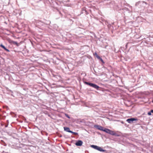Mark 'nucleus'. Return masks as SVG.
Here are the masks:
<instances>
[{
    "label": "nucleus",
    "mask_w": 153,
    "mask_h": 153,
    "mask_svg": "<svg viewBox=\"0 0 153 153\" xmlns=\"http://www.w3.org/2000/svg\"><path fill=\"white\" fill-rule=\"evenodd\" d=\"M83 142L81 140L78 141L75 143V145L77 146H80L82 145Z\"/></svg>",
    "instance_id": "5"
},
{
    "label": "nucleus",
    "mask_w": 153,
    "mask_h": 153,
    "mask_svg": "<svg viewBox=\"0 0 153 153\" xmlns=\"http://www.w3.org/2000/svg\"><path fill=\"white\" fill-rule=\"evenodd\" d=\"M16 44H17V43L16 42H15Z\"/></svg>",
    "instance_id": "16"
},
{
    "label": "nucleus",
    "mask_w": 153,
    "mask_h": 153,
    "mask_svg": "<svg viewBox=\"0 0 153 153\" xmlns=\"http://www.w3.org/2000/svg\"><path fill=\"white\" fill-rule=\"evenodd\" d=\"M151 113H152V112H151V111L150 112H148V114L149 115H151L152 114Z\"/></svg>",
    "instance_id": "12"
},
{
    "label": "nucleus",
    "mask_w": 153,
    "mask_h": 153,
    "mask_svg": "<svg viewBox=\"0 0 153 153\" xmlns=\"http://www.w3.org/2000/svg\"><path fill=\"white\" fill-rule=\"evenodd\" d=\"M64 129L65 131H66L70 133L71 131L70 130L69 128L68 127H64Z\"/></svg>",
    "instance_id": "6"
},
{
    "label": "nucleus",
    "mask_w": 153,
    "mask_h": 153,
    "mask_svg": "<svg viewBox=\"0 0 153 153\" xmlns=\"http://www.w3.org/2000/svg\"><path fill=\"white\" fill-rule=\"evenodd\" d=\"M0 47L4 49V50H5V51H6L7 52H9V50L7 49L2 44H1L0 45Z\"/></svg>",
    "instance_id": "7"
},
{
    "label": "nucleus",
    "mask_w": 153,
    "mask_h": 153,
    "mask_svg": "<svg viewBox=\"0 0 153 153\" xmlns=\"http://www.w3.org/2000/svg\"><path fill=\"white\" fill-rule=\"evenodd\" d=\"M71 133L75 135H78V133L76 132H74L72 131H71Z\"/></svg>",
    "instance_id": "11"
},
{
    "label": "nucleus",
    "mask_w": 153,
    "mask_h": 153,
    "mask_svg": "<svg viewBox=\"0 0 153 153\" xmlns=\"http://www.w3.org/2000/svg\"><path fill=\"white\" fill-rule=\"evenodd\" d=\"M137 119L134 118H131L130 119H128L126 121L129 123H132L134 121H136Z\"/></svg>",
    "instance_id": "3"
},
{
    "label": "nucleus",
    "mask_w": 153,
    "mask_h": 153,
    "mask_svg": "<svg viewBox=\"0 0 153 153\" xmlns=\"http://www.w3.org/2000/svg\"><path fill=\"white\" fill-rule=\"evenodd\" d=\"M109 134L112 135H115L116 134V133L114 131L111 130H110Z\"/></svg>",
    "instance_id": "9"
},
{
    "label": "nucleus",
    "mask_w": 153,
    "mask_h": 153,
    "mask_svg": "<svg viewBox=\"0 0 153 153\" xmlns=\"http://www.w3.org/2000/svg\"><path fill=\"white\" fill-rule=\"evenodd\" d=\"M65 116L68 118L69 119L70 118V117L68 114H66Z\"/></svg>",
    "instance_id": "13"
},
{
    "label": "nucleus",
    "mask_w": 153,
    "mask_h": 153,
    "mask_svg": "<svg viewBox=\"0 0 153 153\" xmlns=\"http://www.w3.org/2000/svg\"><path fill=\"white\" fill-rule=\"evenodd\" d=\"M94 127L98 129V130L103 131V130L104 128L101 126H99L98 125H95L94 126Z\"/></svg>",
    "instance_id": "4"
},
{
    "label": "nucleus",
    "mask_w": 153,
    "mask_h": 153,
    "mask_svg": "<svg viewBox=\"0 0 153 153\" xmlns=\"http://www.w3.org/2000/svg\"><path fill=\"white\" fill-rule=\"evenodd\" d=\"M91 146L95 149H96L98 150H99L101 152H104L105 151L103 150L102 148L101 147L98 146H95L94 145H92Z\"/></svg>",
    "instance_id": "2"
},
{
    "label": "nucleus",
    "mask_w": 153,
    "mask_h": 153,
    "mask_svg": "<svg viewBox=\"0 0 153 153\" xmlns=\"http://www.w3.org/2000/svg\"><path fill=\"white\" fill-rule=\"evenodd\" d=\"M100 59L102 62H103V60L101 58V59Z\"/></svg>",
    "instance_id": "14"
},
{
    "label": "nucleus",
    "mask_w": 153,
    "mask_h": 153,
    "mask_svg": "<svg viewBox=\"0 0 153 153\" xmlns=\"http://www.w3.org/2000/svg\"><path fill=\"white\" fill-rule=\"evenodd\" d=\"M110 130L106 128H104L103 130V131L109 134Z\"/></svg>",
    "instance_id": "8"
},
{
    "label": "nucleus",
    "mask_w": 153,
    "mask_h": 153,
    "mask_svg": "<svg viewBox=\"0 0 153 153\" xmlns=\"http://www.w3.org/2000/svg\"><path fill=\"white\" fill-rule=\"evenodd\" d=\"M85 83L86 84L90 86L93 87L97 89H98L100 88L99 86H98V85H96L94 84L91 83H89V82H85Z\"/></svg>",
    "instance_id": "1"
},
{
    "label": "nucleus",
    "mask_w": 153,
    "mask_h": 153,
    "mask_svg": "<svg viewBox=\"0 0 153 153\" xmlns=\"http://www.w3.org/2000/svg\"><path fill=\"white\" fill-rule=\"evenodd\" d=\"M151 112H152V113H153V110H151Z\"/></svg>",
    "instance_id": "15"
},
{
    "label": "nucleus",
    "mask_w": 153,
    "mask_h": 153,
    "mask_svg": "<svg viewBox=\"0 0 153 153\" xmlns=\"http://www.w3.org/2000/svg\"><path fill=\"white\" fill-rule=\"evenodd\" d=\"M94 55L98 59H101V57L99 56L97 54V53L95 52L94 54Z\"/></svg>",
    "instance_id": "10"
}]
</instances>
